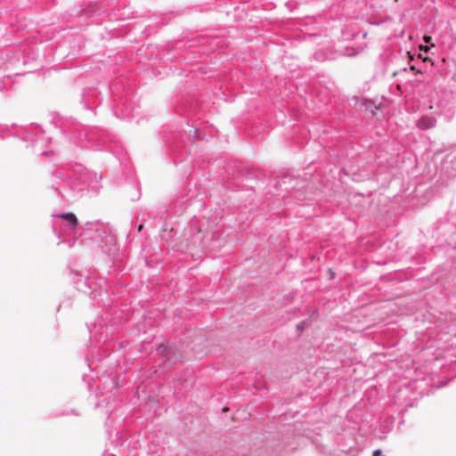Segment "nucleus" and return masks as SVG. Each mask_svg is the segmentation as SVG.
<instances>
[{
  "label": "nucleus",
  "instance_id": "obj_1",
  "mask_svg": "<svg viewBox=\"0 0 456 456\" xmlns=\"http://www.w3.org/2000/svg\"><path fill=\"white\" fill-rule=\"evenodd\" d=\"M61 217L69 222L73 227L77 225V218L73 213L62 214Z\"/></svg>",
  "mask_w": 456,
  "mask_h": 456
},
{
  "label": "nucleus",
  "instance_id": "obj_2",
  "mask_svg": "<svg viewBox=\"0 0 456 456\" xmlns=\"http://www.w3.org/2000/svg\"><path fill=\"white\" fill-rule=\"evenodd\" d=\"M434 126L433 120L430 118H421L419 121V126L422 129H428Z\"/></svg>",
  "mask_w": 456,
  "mask_h": 456
},
{
  "label": "nucleus",
  "instance_id": "obj_3",
  "mask_svg": "<svg viewBox=\"0 0 456 456\" xmlns=\"http://www.w3.org/2000/svg\"><path fill=\"white\" fill-rule=\"evenodd\" d=\"M423 39H424V41H425L426 43H429V42L431 41L432 37H431L430 36H425V37H423Z\"/></svg>",
  "mask_w": 456,
  "mask_h": 456
},
{
  "label": "nucleus",
  "instance_id": "obj_4",
  "mask_svg": "<svg viewBox=\"0 0 456 456\" xmlns=\"http://www.w3.org/2000/svg\"><path fill=\"white\" fill-rule=\"evenodd\" d=\"M419 48H420V50L425 51V52H428L429 50V46H427V45H420Z\"/></svg>",
  "mask_w": 456,
  "mask_h": 456
},
{
  "label": "nucleus",
  "instance_id": "obj_5",
  "mask_svg": "<svg viewBox=\"0 0 456 456\" xmlns=\"http://www.w3.org/2000/svg\"><path fill=\"white\" fill-rule=\"evenodd\" d=\"M142 227H143V226H142V224L139 225V227H138V231H142Z\"/></svg>",
  "mask_w": 456,
  "mask_h": 456
},
{
  "label": "nucleus",
  "instance_id": "obj_6",
  "mask_svg": "<svg viewBox=\"0 0 456 456\" xmlns=\"http://www.w3.org/2000/svg\"><path fill=\"white\" fill-rule=\"evenodd\" d=\"M159 350H161L162 352H164V351H165V348H164V347H162V346H159Z\"/></svg>",
  "mask_w": 456,
  "mask_h": 456
},
{
  "label": "nucleus",
  "instance_id": "obj_7",
  "mask_svg": "<svg viewBox=\"0 0 456 456\" xmlns=\"http://www.w3.org/2000/svg\"><path fill=\"white\" fill-rule=\"evenodd\" d=\"M330 278H333V273L330 271Z\"/></svg>",
  "mask_w": 456,
  "mask_h": 456
}]
</instances>
